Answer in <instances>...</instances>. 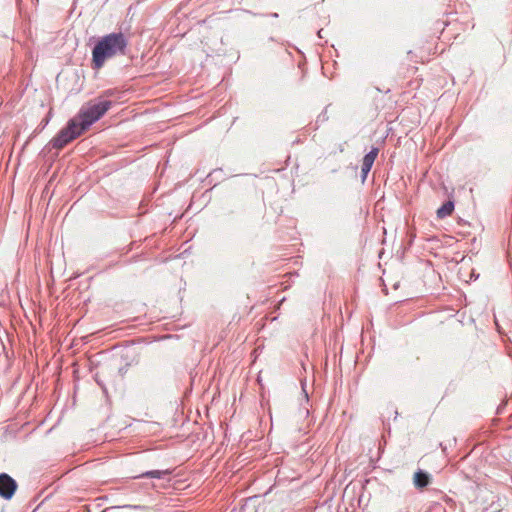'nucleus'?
<instances>
[{
    "mask_svg": "<svg viewBox=\"0 0 512 512\" xmlns=\"http://www.w3.org/2000/svg\"><path fill=\"white\" fill-rule=\"evenodd\" d=\"M127 46L128 40L122 32L104 35L92 49V69L100 70L107 60L118 55H125Z\"/></svg>",
    "mask_w": 512,
    "mask_h": 512,
    "instance_id": "1",
    "label": "nucleus"
},
{
    "mask_svg": "<svg viewBox=\"0 0 512 512\" xmlns=\"http://www.w3.org/2000/svg\"><path fill=\"white\" fill-rule=\"evenodd\" d=\"M112 101L96 99L80 109L77 117L80 127L86 131L93 123L98 121L110 108Z\"/></svg>",
    "mask_w": 512,
    "mask_h": 512,
    "instance_id": "2",
    "label": "nucleus"
},
{
    "mask_svg": "<svg viewBox=\"0 0 512 512\" xmlns=\"http://www.w3.org/2000/svg\"><path fill=\"white\" fill-rule=\"evenodd\" d=\"M84 130L80 127L77 119H70L66 126L62 128L56 136L50 141L53 148L62 149L71 141L79 137Z\"/></svg>",
    "mask_w": 512,
    "mask_h": 512,
    "instance_id": "3",
    "label": "nucleus"
},
{
    "mask_svg": "<svg viewBox=\"0 0 512 512\" xmlns=\"http://www.w3.org/2000/svg\"><path fill=\"white\" fill-rule=\"evenodd\" d=\"M17 490V482L7 473H0V497L10 500Z\"/></svg>",
    "mask_w": 512,
    "mask_h": 512,
    "instance_id": "4",
    "label": "nucleus"
},
{
    "mask_svg": "<svg viewBox=\"0 0 512 512\" xmlns=\"http://www.w3.org/2000/svg\"><path fill=\"white\" fill-rule=\"evenodd\" d=\"M432 483V475L425 470L418 469L413 475V485L418 490H423Z\"/></svg>",
    "mask_w": 512,
    "mask_h": 512,
    "instance_id": "5",
    "label": "nucleus"
},
{
    "mask_svg": "<svg viewBox=\"0 0 512 512\" xmlns=\"http://www.w3.org/2000/svg\"><path fill=\"white\" fill-rule=\"evenodd\" d=\"M171 474V470H149L141 473L140 475L133 476V479L139 478H152V479H164L166 476Z\"/></svg>",
    "mask_w": 512,
    "mask_h": 512,
    "instance_id": "6",
    "label": "nucleus"
},
{
    "mask_svg": "<svg viewBox=\"0 0 512 512\" xmlns=\"http://www.w3.org/2000/svg\"><path fill=\"white\" fill-rule=\"evenodd\" d=\"M454 207H455L454 201L448 200V201L444 202L437 209V212H436L437 217L439 219H444L447 216H450L452 214V212L454 211Z\"/></svg>",
    "mask_w": 512,
    "mask_h": 512,
    "instance_id": "7",
    "label": "nucleus"
},
{
    "mask_svg": "<svg viewBox=\"0 0 512 512\" xmlns=\"http://www.w3.org/2000/svg\"><path fill=\"white\" fill-rule=\"evenodd\" d=\"M379 153V149L377 147H372V149L364 155L362 162L365 164H369V166H373L374 161Z\"/></svg>",
    "mask_w": 512,
    "mask_h": 512,
    "instance_id": "8",
    "label": "nucleus"
},
{
    "mask_svg": "<svg viewBox=\"0 0 512 512\" xmlns=\"http://www.w3.org/2000/svg\"><path fill=\"white\" fill-rule=\"evenodd\" d=\"M113 508L117 509H133V510H146L147 507L144 505H132V504H126L122 506H114Z\"/></svg>",
    "mask_w": 512,
    "mask_h": 512,
    "instance_id": "9",
    "label": "nucleus"
},
{
    "mask_svg": "<svg viewBox=\"0 0 512 512\" xmlns=\"http://www.w3.org/2000/svg\"><path fill=\"white\" fill-rule=\"evenodd\" d=\"M328 120L327 107L318 115L316 124L323 123Z\"/></svg>",
    "mask_w": 512,
    "mask_h": 512,
    "instance_id": "10",
    "label": "nucleus"
},
{
    "mask_svg": "<svg viewBox=\"0 0 512 512\" xmlns=\"http://www.w3.org/2000/svg\"><path fill=\"white\" fill-rule=\"evenodd\" d=\"M127 488H128L129 490H131V491H138L139 489L146 488V485H144V484L132 483V484H131V485H129Z\"/></svg>",
    "mask_w": 512,
    "mask_h": 512,
    "instance_id": "11",
    "label": "nucleus"
},
{
    "mask_svg": "<svg viewBox=\"0 0 512 512\" xmlns=\"http://www.w3.org/2000/svg\"><path fill=\"white\" fill-rule=\"evenodd\" d=\"M95 380H96L97 384L102 388L103 392L107 393V389H106L105 385L103 384V382L98 378V375H96Z\"/></svg>",
    "mask_w": 512,
    "mask_h": 512,
    "instance_id": "12",
    "label": "nucleus"
},
{
    "mask_svg": "<svg viewBox=\"0 0 512 512\" xmlns=\"http://www.w3.org/2000/svg\"><path fill=\"white\" fill-rule=\"evenodd\" d=\"M371 168H372V166H369V164H365L362 162V166H361L362 171H366V173H369Z\"/></svg>",
    "mask_w": 512,
    "mask_h": 512,
    "instance_id": "13",
    "label": "nucleus"
},
{
    "mask_svg": "<svg viewBox=\"0 0 512 512\" xmlns=\"http://www.w3.org/2000/svg\"><path fill=\"white\" fill-rule=\"evenodd\" d=\"M369 173H366V171H362L361 170V179H362V182H364L367 178Z\"/></svg>",
    "mask_w": 512,
    "mask_h": 512,
    "instance_id": "14",
    "label": "nucleus"
},
{
    "mask_svg": "<svg viewBox=\"0 0 512 512\" xmlns=\"http://www.w3.org/2000/svg\"><path fill=\"white\" fill-rule=\"evenodd\" d=\"M322 32H323V29H320V30L318 31V33H317V34H318V37H319V38H323V36H322Z\"/></svg>",
    "mask_w": 512,
    "mask_h": 512,
    "instance_id": "15",
    "label": "nucleus"
},
{
    "mask_svg": "<svg viewBox=\"0 0 512 512\" xmlns=\"http://www.w3.org/2000/svg\"><path fill=\"white\" fill-rule=\"evenodd\" d=\"M445 501H446L447 503H450V502H452V499H451V498H448V497H445Z\"/></svg>",
    "mask_w": 512,
    "mask_h": 512,
    "instance_id": "16",
    "label": "nucleus"
},
{
    "mask_svg": "<svg viewBox=\"0 0 512 512\" xmlns=\"http://www.w3.org/2000/svg\"><path fill=\"white\" fill-rule=\"evenodd\" d=\"M272 17H278V14L277 13H273L271 14Z\"/></svg>",
    "mask_w": 512,
    "mask_h": 512,
    "instance_id": "17",
    "label": "nucleus"
}]
</instances>
